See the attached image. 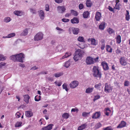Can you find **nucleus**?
<instances>
[{
	"label": "nucleus",
	"mask_w": 130,
	"mask_h": 130,
	"mask_svg": "<svg viewBox=\"0 0 130 130\" xmlns=\"http://www.w3.org/2000/svg\"><path fill=\"white\" fill-rule=\"evenodd\" d=\"M25 57V56L24 54L23 53H20L10 56V59L14 61H18L23 63Z\"/></svg>",
	"instance_id": "obj_1"
},
{
	"label": "nucleus",
	"mask_w": 130,
	"mask_h": 130,
	"mask_svg": "<svg viewBox=\"0 0 130 130\" xmlns=\"http://www.w3.org/2000/svg\"><path fill=\"white\" fill-rule=\"evenodd\" d=\"M93 75L94 77L101 78V74L99 69L98 67L94 66L93 68Z\"/></svg>",
	"instance_id": "obj_2"
},
{
	"label": "nucleus",
	"mask_w": 130,
	"mask_h": 130,
	"mask_svg": "<svg viewBox=\"0 0 130 130\" xmlns=\"http://www.w3.org/2000/svg\"><path fill=\"white\" fill-rule=\"evenodd\" d=\"M43 36L44 34L42 32H38L35 36L34 40L36 41L41 40L43 38Z\"/></svg>",
	"instance_id": "obj_3"
},
{
	"label": "nucleus",
	"mask_w": 130,
	"mask_h": 130,
	"mask_svg": "<svg viewBox=\"0 0 130 130\" xmlns=\"http://www.w3.org/2000/svg\"><path fill=\"white\" fill-rule=\"evenodd\" d=\"M86 62L88 65H90L93 64L94 63L93 59L90 56L87 57L86 60Z\"/></svg>",
	"instance_id": "obj_4"
},
{
	"label": "nucleus",
	"mask_w": 130,
	"mask_h": 130,
	"mask_svg": "<svg viewBox=\"0 0 130 130\" xmlns=\"http://www.w3.org/2000/svg\"><path fill=\"white\" fill-rule=\"evenodd\" d=\"M78 84L79 82L77 81L74 80L70 84L69 86L71 88H74L77 87Z\"/></svg>",
	"instance_id": "obj_5"
},
{
	"label": "nucleus",
	"mask_w": 130,
	"mask_h": 130,
	"mask_svg": "<svg viewBox=\"0 0 130 130\" xmlns=\"http://www.w3.org/2000/svg\"><path fill=\"white\" fill-rule=\"evenodd\" d=\"M112 88L110 85H108L107 84H105L104 91L106 93L109 92L111 91Z\"/></svg>",
	"instance_id": "obj_6"
},
{
	"label": "nucleus",
	"mask_w": 130,
	"mask_h": 130,
	"mask_svg": "<svg viewBox=\"0 0 130 130\" xmlns=\"http://www.w3.org/2000/svg\"><path fill=\"white\" fill-rule=\"evenodd\" d=\"M69 31H72L73 33L75 35L77 34L79 32V28H76L71 27L69 29Z\"/></svg>",
	"instance_id": "obj_7"
},
{
	"label": "nucleus",
	"mask_w": 130,
	"mask_h": 130,
	"mask_svg": "<svg viewBox=\"0 0 130 130\" xmlns=\"http://www.w3.org/2000/svg\"><path fill=\"white\" fill-rule=\"evenodd\" d=\"M39 16L41 20H43L45 18V14L44 11L42 10H40L38 11Z\"/></svg>",
	"instance_id": "obj_8"
},
{
	"label": "nucleus",
	"mask_w": 130,
	"mask_h": 130,
	"mask_svg": "<svg viewBox=\"0 0 130 130\" xmlns=\"http://www.w3.org/2000/svg\"><path fill=\"white\" fill-rule=\"evenodd\" d=\"M57 10L59 13H63L66 10L65 7L63 6H59L57 7Z\"/></svg>",
	"instance_id": "obj_9"
},
{
	"label": "nucleus",
	"mask_w": 130,
	"mask_h": 130,
	"mask_svg": "<svg viewBox=\"0 0 130 130\" xmlns=\"http://www.w3.org/2000/svg\"><path fill=\"white\" fill-rule=\"evenodd\" d=\"M88 41L91 42V44L94 45H96L98 44V42L94 38H89L88 39Z\"/></svg>",
	"instance_id": "obj_10"
},
{
	"label": "nucleus",
	"mask_w": 130,
	"mask_h": 130,
	"mask_svg": "<svg viewBox=\"0 0 130 130\" xmlns=\"http://www.w3.org/2000/svg\"><path fill=\"white\" fill-rule=\"evenodd\" d=\"M100 116V111L96 112L93 114L92 116V118L93 119H96L99 118Z\"/></svg>",
	"instance_id": "obj_11"
},
{
	"label": "nucleus",
	"mask_w": 130,
	"mask_h": 130,
	"mask_svg": "<svg viewBox=\"0 0 130 130\" xmlns=\"http://www.w3.org/2000/svg\"><path fill=\"white\" fill-rule=\"evenodd\" d=\"M84 52L80 49L77 50L75 52V53L77 54L80 58L83 55Z\"/></svg>",
	"instance_id": "obj_12"
},
{
	"label": "nucleus",
	"mask_w": 130,
	"mask_h": 130,
	"mask_svg": "<svg viewBox=\"0 0 130 130\" xmlns=\"http://www.w3.org/2000/svg\"><path fill=\"white\" fill-rule=\"evenodd\" d=\"M101 13L99 12H97L95 15V18L96 21H99L101 19Z\"/></svg>",
	"instance_id": "obj_13"
},
{
	"label": "nucleus",
	"mask_w": 130,
	"mask_h": 130,
	"mask_svg": "<svg viewBox=\"0 0 130 130\" xmlns=\"http://www.w3.org/2000/svg\"><path fill=\"white\" fill-rule=\"evenodd\" d=\"M14 13L18 16H21L24 14V12L22 11L16 10L14 12Z\"/></svg>",
	"instance_id": "obj_14"
},
{
	"label": "nucleus",
	"mask_w": 130,
	"mask_h": 130,
	"mask_svg": "<svg viewBox=\"0 0 130 130\" xmlns=\"http://www.w3.org/2000/svg\"><path fill=\"white\" fill-rule=\"evenodd\" d=\"M101 64L104 70H106L109 69L108 64L105 62L103 61L102 62Z\"/></svg>",
	"instance_id": "obj_15"
},
{
	"label": "nucleus",
	"mask_w": 130,
	"mask_h": 130,
	"mask_svg": "<svg viewBox=\"0 0 130 130\" xmlns=\"http://www.w3.org/2000/svg\"><path fill=\"white\" fill-rule=\"evenodd\" d=\"M53 125L51 124L48 125L46 126H45L42 128V130H50L52 128Z\"/></svg>",
	"instance_id": "obj_16"
},
{
	"label": "nucleus",
	"mask_w": 130,
	"mask_h": 130,
	"mask_svg": "<svg viewBox=\"0 0 130 130\" xmlns=\"http://www.w3.org/2000/svg\"><path fill=\"white\" fill-rule=\"evenodd\" d=\"M120 61L121 64L123 66H125L127 64L124 57L121 58L120 59Z\"/></svg>",
	"instance_id": "obj_17"
},
{
	"label": "nucleus",
	"mask_w": 130,
	"mask_h": 130,
	"mask_svg": "<svg viewBox=\"0 0 130 130\" xmlns=\"http://www.w3.org/2000/svg\"><path fill=\"white\" fill-rule=\"evenodd\" d=\"M94 87L98 90H101L103 87L102 85L101 84L99 83L98 84H96L94 86Z\"/></svg>",
	"instance_id": "obj_18"
},
{
	"label": "nucleus",
	"mask_w": 130,
	"mask_h": 130,
	"mask_svg": "<svg viewBox=\"0 0 130 130\" xmlns=\"http://www.w3.org/2000/svg\"><path fill=\"white\" fill-rule=\"evenodd\" d=\"M28 29L27 28H25L24 29L22 32L21 33L20 35L21 36H25L27 35L28 33Z\"/></svg>",
	"instance_id": "obj_19"
},
{
	"label": "nucleus",
	"mask_w": 130,
	"mask_h": 130,
	"mask_svg": "<svg viewBox=\"0 0 130 130\" xmlns=\"http://www.w3.org/2000/svg\"><path fill=\"white\" fill-rule=\"evenodd\" d=\"M126 125V123L125 121H122L121 123L117 126V128H121L125 127Z\"/></svg>",
	"instance_id": "obj_20"
},
{
	"label": "nucleus",
	"mask_w": 130,
	"mask_h": 130,
	"mask_svg": "<svg viewBox=\"0 0 130 130\" xmlns=\"http://www.w3.org/2000/svg\"><path fill=\"white\" fill-rule=\"evenodd\" d=\"M25 114L26 116L28 117H31L33 115V113L32 111H26Z\"/></svg>",
	"instance_id": "obj_21"
},
{
	"label": "nucleus",
	"mask_w": 130,
	"mask_h": 130,
	"mask_svg": "<svg viewBox=\"0 0 130 130\" xmlns=\"http://www.w3.org/2000/svg\"><path fill=\"white\" fill-rule=\"evenodd\" d=\"M87 126L86 123H84L79 126L77 128V130H82L85 128Z\"/></svg>",
	"instance_id": "obj_22"
},
{
	"label": "nucleus",
	"mask_w": 130,
	"mask_h": 130,
	"mask_svg": "<svg viewBox=\"0 0 130 130\" xmlns=\"http://www.w3.org/2000/svg\"><path fill=\"white\" fill-rule=\"evenodd\" d=\"M24 101L27 103H28L29 102V100L30 98V97L28 95H24Z\"/></svg>",
	"instance_id": "obj_23"
},
{
	"label": "nucleus",
	"mask_w": 130,
	"mask_h": 130,
	"mask_svg": "<svg viewBox=\"0 0 130 130\" xmlns=\"http://www.w3.org/2000/svg\"><path fill=\"white\" fill-rule=\"evenodd\" d=\"M71 22L73 24L78 23H79V20L76 18H74L73 19L71 20Z\"/></svg>",
	"instance_id": "obj_24"
},
{
	"label": "nucleus",
	"mask_w": 130,
	"mask_h": 130,
	"mask_svg": "<svg viewBox=\"0 0 130 130\" xmlns=\"http://www.w3.org/2000/svg\"><path fill=\"white\" fill-rule=\"evenodd\" d=\"M71 55V53L70 52H67L65 53L64 56H62L61 58H60V59H62L64 58H67L70 56Z\"/></svg>",
	"instance_id": "obj_25"
},
{
	"label": "nucleus",
	"mask_w": 130,
	"mask_h": 130,
	"mask_svg": "<svg viewBox=\"0 0 130 130\" xmlns=\"http://www.w3.org/2000/svg\"><path fill=\"white\" fill-rule=\"evenodd\" d=\"M130 17L129 11L127 10H126V13L125 14V18L126 20L127 21H128L130 19Z\"/></svg>",
	"instance_id": "obj_26"
},
{
	"label": "nucleus",
	"mask_w": 130,
	"mask_h": 130,
	"mask_svg": "<svg viewBox=\"0 0 130 130\" xmlns=\"http://www.w3.org/2000/svg\"><path fill=\"white\" fill-rule=\"evenodd\" d=\"M77 40L80 42L84 43L85 42V39L83 37L79 36L77 38Z\"/></svg>",
	"instance_id": "obj_27"
},
{
	"label": "nucleus",
	"mask_w": 130,
	"mask_h": 130,
	"mask_svg": "<svg viewBox=\"0 0 130 130\" xmlns=\"http://www.w3.org/2000/svg\"><path fill=\"white\" fill-rule=\"evenodd\" d=\"M11 20V19L10 17H6L4 18L3 21L4 22L7 23L9 22Z\"/></svg>",
	"instance_id": "obj_28"
},
{
	"label": "nucleus",
	"mask_w": 130,
	"mask_h": 130,
	"mask_svg": "<svg viewBox=\"0 0 130 130\" xmlns=\"http://www.w3.org/2000/svg\"><path fill=\"white\" fill-rule=\"evenodd\" d=\"M93 88H87L86 91V92L89 93L92 92L93 90Z\"/></svg>",
	"instance_id": "obj_29"
},
{
	"label": "nucleus",
	"mask_w": 130,
	"mask_h": 130,
	"mask_svg": "<svg viewBox=\"0 0 130 130\" xmlns=\"http://www.w3.org/2000/svg\"><path fill=\"white\" fill-rule=\"evenodd\" d=\"M71 63V62L70 60H68L65 63L64 66L67 68H68L70 66Z\"/></svg>",
	"instance_id": "obj_30"
},
{
	"label": "nucleus",
	"mask_w": 130,
	"mask_h": 130,
	"mask_svg": "<svg viewBox=\"0 0 130 130\" xmlns=\"http://www.w3.org/2000/svg\"><path fill=\"white\" fill-rule=\"evenodd\" d=\"M22 122H17L15 123V127H20L22 126Z\"/></svg>",
	"instance_id": "obj_31"
},
{
	"label": "nucleus",
	"mask_w": 130,
	"mask_h": 130,
	"mask_svg": "<svg viewBox=\"0 0 130 130\" xmlns=\"http://www.w3.org/2000/svg\"><path fill=\"white\" fill-rule=\"evenodd\" d=\"M56 29L58 30V33L59 34H60L64 31L63 29L59 27H57L56 28Z\"/></svg>",
	"instance_id": "obj_32"
},
{
	"label": "nucleus",
	"mask_w": 130,
	"mask_h": 130,
	"mask_svg": "<svg viewBox=\"0 0 130 130\" xmlns=\"http://www.w3.org/2000/svg\"><path fill=\"white\" fill-rule=\"evenodd\" d=\"M119 2V0H116V4L115 5V7H114V9H117L119 10L120 9V6L118 4Z\"/></svg>",
	"instance_id": "obj_33"
},
{
	"label": "nucleus",
	"mask_w": 130,
	"mask_h": 130,
	"mask_svg": "<svg viewBox=\"0 0 130 130\" xmlns=\"http://www.w3.org/2000/svg\"><path fill=\"white\" fill-rule=\"evenodd\" d=\"M105 22H103L99 26V28L101 30H103L105 27Z\"/></svg>",
	"instance_id": "obj_34"
},
{
	"label": "nucleus",
	"mask_w": 130,
	"mask_h": 130,
	"mask_svg": "<svg viewBox=\"0 0 130 130\" xmlns=\"http://www.w3.org/2000/svg\"><path fill=\"white\" fill-rule=\"evenodd\" d=\"M116 41L118 44L120 43L121 42V36L119 35H118L116 38Z\"/></svg>",
	"instance_id": "obj_35"
},
{
	"label": "nucleus",
	"mask_w": 130,
	"mask_h": 130,
	"mask_svg": "<svg viewBox=\"0 0 130 130\" xmlns=\"http://www.w3.org/2000/svg\"><path fill=\"white\" fill-rule=\"evenodd\" d=\"M7 57L2 54H0V61H3L6 60Z\"/></svg>",
	"instance_id": "obj_36"
},
{
	"label": "nucleus",
	"mask_w": 130,
	"mask_h": 130,
	"mask_svg": "<svg viewBox=\"0 0 130 130\" xmlns=\"http://www.w3.org/2000/svg\"><path fill=\"white\" fill-rule=\"evenodd\" d=\"M70 116V115L68 113H65L62 115V117L64 118L67 119L69 118Z\"/></svg>",
	"instance_id": "obj_37"
},
{
	"label": "nucleus",
	"mask_w": 130,
	"mask_h": 130,
	"mask_svg": "<svg viewBox=\"0 0 130 130\" xmlns=\"http://www.w3.org/2000/svg\"><path fill=\"white\" fill-rule=\"evenodd\" d=\"M30 12L32 14H36L37 13L36 10L33 8H31L29 9Z\"/></svg>",
	"instance_id": "obj_38"
},
{
	"label": "nucleus",
	"mask_w": 130,
	"mask_h": 130,
	"mask_svg": "<svg viewBox=\"0 0 130 130\" xmlns=\"http://www.w3.org/2000/svg\"><path fill=\"white\" fill-rule=\"evenodd\" d=\"M89 12L88 11H86L84 12L83 14V16L84 18H87L89 15Z\"/></svg>",
	"instance_id": "obj_39"
},
{
	"label": "nucleus",
	"mask_w": 130,
	"mask_h": 130,
	"mask_svg": "<svg viewBox=\"0 0 130 130\" xmlns=\"http://www.w3.org/2000/svg\"><path fill=\"white\" fill-rule=\"evenodd\" d=\"M92 4V3L90 0H87L86 3V5L88 7H90Z\"/></svg>",
	"instance_id": "obj_40"
},
{
	"label": "nucleus",
	"mask_w": 130,
	"mask_h": 130,
	"mask_svg": "<svg viewBox=\"0 0 130 130\" xmlns=\"http://www.w3.org/2000/svg\"><path fill=\"white\" fill-rule=\"evenodd\" d=\"M71 14L75 16H76L78 14V13L76 11H75L73 10H71Z\"/></svg>",
	"instance_id": "obj_41"
},
{
	"label": "nucleus",
	"mask_w": 130,
	"mask_h": 130,
	"mask_svg": "<svg viewBox=\"0 0 130 130\" xmlns=\"http://www.w3.org/2000/svg\"><path fill=\"white\" fill-rule=\"evenodd\" d=\"M75 55L74 56V57H73V59L74 60L76 61H77L78 60H79V59H80L81 58L78 55H77V54H75Z\"/></svg>",
	"instance_id": "obj_42"
},
{
	"label": "nucleus",
	"mask_w": 130,
	"mask_h": 130,
	"mask_svg": "<svg viewBox=\"0 0 130 130\" xmlns=\"http://www.w3.org/2000/svg\"><path fill=\"white\" fill-rule=\"evenodd\" d=\"M41 99V96L40 95H37L36 96L35 98V100L36 101H39Z\"/></svg>",
	"instance_id": "obj_43"
},
{
	"label": "nucleus",
	"mask_w": 130,
	"mask_h": 130,
	"mask_svg": "<svg viewBox=\"0 0 130 130\" xmlns=\"http://www.w3.org/2000/svg\"><path fill=\"white\" fill-rule=\"evenodd\" d=\"M106 50L109 52H111L112 51V49L111 48L110 46L109 45L106 46Z\"/></svg>",
	"instance_id": "obj_44"
},
{
	"label": "nucleus",
	"mask_w": 130,
	"mask_h": 130,
	"mask_svg": "<svg viewBox=\"0 0 130 130\" xmlns=\"http://www.w3.org/2000/svg\"><path fill=\"white\" fill-rule=\"evenodd\" d=\"M62 86L63 89H65V90L67 91H68L69 89L67 88V85L66 84H63Z\"/></svg>",
	"instance_id": "obj_45"
},
{
	"label": "nucleus",
	"mask_w": 130,
	"mask_h": 130,
	"mask_svg": "<svg viewBox=\"0 0 130 130\" xmlns=\"http://www.w3.org/2000/svg\"><path fill=\"white\" fill-rule=\"evenodd\" d=\"M102 126L101 124L100 123H97L95 125V127L96 129H98L101 127Z\"/></svg>",
	"instance_id": "obj_46"
},
{
	"label": "nucleus",
	"mask_w": 130,
	"mask_h": 130,
	"mask_svg": "<svg viewBox=\"0 0 130 130\" xmlns=\"http://www.w3.org/2000/svg\"><path fill=\"white\" fill-rule=\"evenodd\" d=\"M62 75V73H57L55 74L54 76L56 77H58L61 76Z\"/></svg>",
	"instance_id": "obj_47"
},
{
	"label": "nucleus",
	"mask_w": 130,
	"mask_h": 130,
	"mask_svg": "<svg viewBox=\"0 0 130 130\" xmlns=\"http://www.w3.org/2000/svg\"><path fill=\"white\" fill-rule=\"evenodd\" d=\"M8 38H10L15 36V34L14 33H12L8 34Z\"/></svg>",
	"instance_id": "obj_48"
},
{
	"label": "nucleus",
	"mask_w": 130,
	"mask_h": 130,
	"mask_svg": "<svg viewBox=\"0 0 130 130\" xmlns=\"http://www.w3.org/2000/svg\"><path fill=\"white\" fill-rule=\"evenodd\" d=\"M6 63L4 62H2L0 63V68H2L6 65Z\"/></svg>",
	"instance_id": "obj_49"
},
{
	"label": "nucleus",
	"mask_w": 130,
	"mask_h": 130,
	"mask_svg": "<svg viewBox=\"0 0 130 130\" xmlns=\"http://www.w3.org/2000/svg\"><path fill=\"white\" fill-rule=\"evenodd\" d=\"M50 10L48 4H46L45 6V10L46 11H48Z\"/></svg>",
	"instance_id": "obj_50"
},
{
	"label": "nucleus",
	"mask_w": 130,
	"mask_h": 130,
	"mask_svg": "<svg viewBox=\"0 0 130 130\" xmlns=\"http://www.w3.org/2000/svg\"><path fill=\"white\" fill-rule=\"evenodd\" d=\"M78 109L76 108H73L71 109V111L73 112H78Z\"/></svg>",
	"instance_id": "obj_51"
},
{
	"label": "nucleus",
	"mask_w": 130,
	"mask_h": 130,
	"mask_svg": "<svg viewBox=\"0 0 130 130\" xmlns=\"http://www.w3.org/2000/svg\"><path fill=\"white\" fill-rule=\"evenodd\" d=\"M129 84V82L127 80L125 81L124 83V85L125 86H128Z\"/></svg>",
	"instance_id": "obj_52"
},
{
	"label": "nucleus",
	"mask_w": 130,
	"mask_h": 130,
	"mask_svg": "<svg viewBox=\"0 0 130 130\" xmlns=\"http://www.w3.org/2000/svg\"><path fill=\"white\" fill-rule=\"evenodd\" d=\"M100 96L99 95H95L94 96V98L93 99L94 101H95L98 99H99L100 98Z\"/></svg>",
	"instance_id": "obj_53"
},
{
	"label": "nucleus",
	"mask_w": 130,
	"mask_h": 130,
	"mask_svg": "<svg viewBox=\"0 0 130 130\" xmlns=\"http://www.w3.org/2000/svg\"><path fill=\"white\" fill-rule=\"evenodd\" d=\"M21 113L19 112H17L15 114V116L17 118H19L20 117Z\"/></svg>",
	"instance_id": "obj_54"
},
{
	"label": "nucleus",
	"mask_w": 130,
	"mask_h": 130,
	"mask_svg": "<svg viewBox=\"0 0 130 130\" xmlns=\"http://www.w3.org/2000/svg\"><path fill=\"white\" fill-rule=\"evenodd\" d=\"M103 130H113V129L110 127H107L106 128H104Z\"/></svg>",
	"instance_id": "obj_55"
},
{
	"label": "nucleus",
	"mask_w": 130,
	"mask_h": 130,
	"mask_svg": "<svg viewBox=\"0 0 130 130\" xmlns=\"http://www.w3.org/2000/svg\"><path fill=\"white\" fill-rule=\"evenodd\" d=\"M70 20L69 19L63 18L62 19V21L64 22H67L69 21Z\"/></svg>",
	"instance_id": "obj_56"
},
{
	"label": "nucleus",
	"mask_w": 130,
	"mask_h": 130,
	"mask_svg": "<svg viewBox=\"0 0 130 130\" xmlns=\"http://www.w3.org/2000/svg\"><path fill=\"white\" fill-rule=\"evenodd\" d=\"M55 83L58 86H60L62 84V83L61 82H58L57 81H56L55 82Z\"/></svg>",
	"instance_id": "obj_57"
},
{
	"label": "nucleus",
	"mask_w": 130,
	"mask_h": 130,
	"mask_svg": "<svg viewBox=\"0 0 130 130\" xmlns=\"http://www.w3.org/2000/svg\"><path fill=\"white\" fill-rule=\"evenodd\" d=\"M107 31H108L109 34H111L113 33V30L110 28H109L107 30Z\"/></svg>",
	"instance_id": "obj_58"
},
{
	"label": "nucleus",
	"mask_w": 130,
	"mask_h": 130,
	"mask_svg": "<svg viewBox=\"0 0 130 130\" xmlns=\"http://www.w3.org/2000/svg\"><path fill=\"white\" fill-rule=\"evenodd\" d=\"M86 46V45L83 44V45H80L79 46V47L81 48L84 49Z\"/></svg>",
	"instance_id": "obj_59"
},
{
	"label": "nucleus",
	"mask_w": 130,
	"mask_h": 130,
	"mask_svg": "<svg viewBox=\"0 0 130 130\" xmlns=\"http://www.w3.org/2000/svg\"><path fill=\"white\" fill-rule=\"evenodd\" d=\"M108 9L110 11L114 12V10L110 6H108Z\"/></svg>",
	"instance_id": "obj_60"
},
{
	"label": "nucleus",
	"mask_w": 130,
	"mask_h": 130,
	"mask_svg": "<svg viewBox=\"0 0 130 130\" xmlns=\"http://www.w3.org/2000/svg\"><path fill=\"white\" fill-rule=\"evenodd\" d=\"M44 88L45 90V91L46 92H50V89L49 88H45L43 87V88Z\"/></svg>",
	"instance_id": "obj_61"
},
{
	"label": "nucleus",
	"mask_w": 130,
	"mask_h": 130,
	"mask_svg": "<svg viewBox=\"0 0 130 130\" xmlns=\"http://www.w3.org/2000/svg\"><path fill=\"white\" fill-rule=\"evenodd\" d=\"M62 47L61 45H59L57 47V48L58 51H59L62 49Z\"/></svg>",
	"instance_id": "obj_62"
},
{
	"label": "nucleus",
	"mask_w": 130,
	"mask_h": 130,
	"mask_svg": "<svg viewBox=\"0 0 130 130\" xmlns=\"http://www.w3.org/2000/svg\"><path fill=\"white\" fill-rule=\"evenodd\" d=\"M89 113H88L84 112L82 113V116L83 117H86L87 116Z\"/></svg>",
	"instance_id": "obj_63"
},
{
	"label": "nucleus",
	"mask_w": 130,
	"mask_h": 130,
	"mask_svg": "<svg viewBox=\"0 0 130 130\" xmlns=\"http://www.w3.org/2000/svg\"><path fill=\"white\" fill-rule=\"evenodd\" d=\"M83 5L82 4H80L79 5V8L80 9H82L83 8Z\"/></svg>",
	"instance_id": "obj_64"
}]
</instances>
